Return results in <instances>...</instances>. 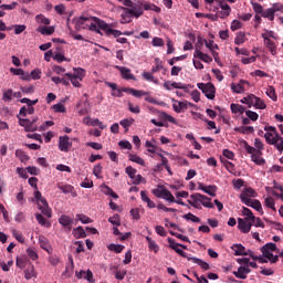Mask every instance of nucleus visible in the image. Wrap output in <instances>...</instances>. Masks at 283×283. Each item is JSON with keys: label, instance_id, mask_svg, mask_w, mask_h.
<instances>
[{"label": "nucleus", "instance_id": "obj_1", "mask_svg": "<svg viewBox=\"0 0 283 283\" xmlns=\"http://www.w3.org/2000/svg\"><path fill=\"white\" fill-rule=\"evenodd\" d=\"M85 28H88L91 32H97V34H101V30H103L106 36H114L117 43H122V44L127 43V38H118V36H122L123 32L119 30L113 29V28H116L115 23L109 24L97 17H88V18L81 17L75 23V29L85 30Z\"/></svg>", "mask_w": 283, "mask_h": 283}, {"label": "nucleus", "instance_id": "obj_2", "mask_svg": "<svg viewBox=\"0 0 283 283\" xmlns=\"http://www.w3.org/2000/svg\"><path fill=\"white\" fill-rule=\"evenodd\" d=\"M264 138L268 145H274L275 149L282 154L283 151V138L277 133V128L275 126H265L264 127Z\"/></svg>", "mask_w": 283, "mask_h": 283}, {"label": "nucleus", "instance_id": "obj_3", "mask_svg": "<svg viewBox=\"0 0 283 283\" xmlns=\"http://www.w3.org/2000/svg\"><path fill=\"white\" fill-rule=\"evenodd\" d=\"M242 214L245 216V218L238 219V229L242 233H249L251 231V227H253V222H255V217L253 216V211L247 207L242 208Z\"/></svg>", "mask_w": 283, "mask_h": 283}, {"label": "nucleus", "instance_id": "obj_4", "mask_svg": "<svg viewBox=\"0 0 283 283\" xmlns=\"http://www.w3.org/2000/svg\"><path fill=\"white\" fill-rule=\"evenodd\" d=\"M273 251H277V245L273 242L266 243L261 248V253L263 258L269 260L271 264H275L280 260V256L273 255Z\"/></svg>", "mask_w": 283, "mask_h": 283}, {"label": "nucleus", "instance_id": "obj_5", "mask_svg": "<svg viewBox=\"0 0 283 283\" xmlns=\"http://www.w3.org/2000/svg\"><path fill=\"white\" fill-rule=\"evenodd\" d=\"M34 198L38 201V209H40L41 213L46 218H52V209H50L48 200L41 195V191H35Z\"/></svg>", "mask_w": 283, "mask_h": 283}, {"label": "nucleus", "instance_id": "obj_6", "mask_svg": "<svg viewBox=\"0 0 283 283\" xmlns=\"http://www.w3.org/2000/svg\"><path fill=\"white\" fill-rule=\"evenodd\" d=\"M197 87L201 90L202 94L209 98V101H213L216 98V86L211 83H198Z\"/></svg>", "mask_w": 283, "mask_h": 283}, {"label": "nucleus", "instance_id": "obj_7", "mask_svg": "<svg viewBox=\"0 0 283 283\" xmlns=\"http://www.w3.org/2000/svg\"><path fill=\"white\" fill-rule=\"evenodd\" d=\"M190 199L195 202H200L202 207H206V209H213V203H211V198L201 195V193H193L190 196Z\"/></svg>", "mask_w": 283, "mask_h": 283}, {"label": "nucleus", "instance_id": "obj_8", "mask_svg": "<svg viewBox=\"0 0 283 283\" xmlns=\"http://www.w3.org/2000/svg\"><path fill=\"white\" fill-rule=\"evenodd\" d=\"M252 198H258V192H255V189L251 187L245 188L240 195V200L243 202V205L250 202Z\"/></svg>", "mask_w": 283, "mask_h": 283}, {"label": "nucleus", "instance_id": "obj_9", "mask_svg": "<svg viewBox=\"0 0 283 283\" xmlns=\"http://www.w3.org/2000/svg\"><path fill=\"white\" fill-rule=\"evenodd\" d=\"M261 36L264 41L265 48H268L269 52H271V55L275 56V54H277V45H275V42H273L272 39L266 35V33H262Z\"/></svg>", "mask_w": 283, "mask_h": 283}, {"label": "nucleus", "instance_id": "obj_10", "mask_svg": "<svg viewBox=\"0 0 283 283\" xmlns=\"http://www.w3.org/2000/svg\"><path fill=\"white\" fill-rule=\"evenodd\" d=\"M59 149L60 151H65V153L72 149V142H70V136L65 135L59 138Z\"/></svg>", "mask_w": 283, "mask_h": 283}, {"label": "nucleus", "instance_id": "obj_11", "mask_svg": "<svg viewBox=\"0 0 283 283\" xmlns=\"http://www.w3.org/2000/svg\"><path fill=\"white\" fill-rule=\"evenodd\" d=\"M120 72L122 78L125 81H136V76L132 74V70L125 66H115Z\"/></svg>", "mask_w": 283, "mask_h": 283}, {"label": "nucleus", "instance_id": "obj_12", "mask_svg": "<svg viewBox=\"0 0 283 283\" xmlns=\"http://www.w3.org/2000/svg\"><path fill=\"white\" fill-rule=\"evenodd\" d=\"M193 56H195V59H199L200 61H203V63H212L213 62L212 56H210L207 53H202V51H200L199 49H196Z\"/></svg>", "mask_w": 283, "mask_h": 283}, {"label": "nucleus", "instance_id": "obj_13", "mask_svg": "<svg viewBox=\"0 0 283 283\" xmlns=\"http://www.w3.org/2000/svg\"><path fill=\"white\" fill-rule=\"evenodd\" d=\"M244 85H249V82H247L244 80H240V82L238 84H235V83L231 84V90H232V92H234V94H243Z\"/></svg>", "mask_w": 283, "mask_h": 283}, {"label": "nucleus", "instance_id": "obj_14", "mask_svg": "<svg viewBox=\"0 0 283 283\" xmlns=\"http://www.w3.org/2000/svg\"><path fill=\"white\" fill-rule=\"evenodd\" d=\"M19 125H20L21 127H24V130H25V132H36V129H38L36 125H32V123L30 122V119L20 118V119H19Z\"/></svg>", "mask_w": 283, "mask_h": 283}, {"label": "nucleus", "instance_id": "obj_15", "mask_svg": "<svg viewBox=\"0 0 283 283\" xmlns=\"http://www.w3.org/2000/svg\"><path fill=\"white\" fill-rule=\"evenodd\" d=\"M123 91L126 94H132V96H135V98H140L142 96H147V92L135 90V88H132V87H123Z\"/></svg>", "mask_w": 283, "mask_h": 283}, {"label": "nucleus", "instance_id": "obj_16", "mask_svg": "<svg viewBox=\"0 0 283 283\" xmlns=\"http://www.w3.org/2000/svg\"><path fill=\"white\" fill-rule=\"evenodd\" d=\"M251 273V269L249 266H240L237 272H234L235 277L239 280H247V275Z\"/></svg>", "mask_w": 283, "mask_h": 283}, {"label": "nucleus", "instance_id": "obj_17", "mask_svg": "<svg viewBox=\"0 0 283 283\" xmlns=\"http://www.w3.org/2000/svg\"><path fill=\"white\" fill-rule=\"evenodd\" d=\"M134 14H136V11H134L133 9H125V12L122 13V23H132Z\"/></svg>", "mask_w": 283, "mask_h": 283}, {"label": "nucleus", "instance_id": "obj_18", "mask_svg": "<svg viewBox=\"0 0 283 283\" xmlns=\"http://www.w3.org/2000/svg\"><path fill=\"white\" fill-rule=\"evenodd\" d=\"M188 261L189 262H193V264H198V266H200L203 271H209V269H211L209 266V263L202 261V259H198L196 256H191V258H188Z\"/></svg>", "mask_w": 283, "mask_h": 283}, {"label": "nucleus", "instance_id": "obj_19", "mask_svg": "<svg viewBox=\"0 0 283 283\" xmlns=\"http://www.w3.org/2000/svg\"><path fill=\"white\" fill-rule=\"evenodd\" d=\"M247 207H252V209H255V211H259V213H264V210L262 209V203L258 199H252L249 202L244 203Z\"/></svg>", "mask_w": 283, "mask_h": 283}, {"label": "nucleus", "instance_id": "obj_20", "mask_svg": "<svg viewBox=\"0 0 283 283\" xmlns=\"http://www.w3.org/2000/svg\"><path fill=\"white\" fill-rule=\"evenodd\" d=\"M76 277L78 280L84 277V280H87V282H92L94 280V274L90 270H87L86 272L82 270L80 272H76Z\"/></svg>", "mask_w": 283, "mask_h": 283}, {"label": "nucleus", "instance_id": "obj_21", "mask_svg": "<svg viewBox=\"0 0 283 283\" xmlns=\"http://www.w3.org/2000/svg\"><path fill=\"white\" fill-rule=\"evenodd\" d=\"M36 32H40V34H43L44 36H52V33L54 32V27L40 25L36 29Z\"/></svg>", "mask_w": 283, "mask_h": 283}, {"label": "nucleus", "instance_id": "obj_22", "mask_svg": "<svg viewBox=\"0 0 283 283\" xmlns=\"http://www.w3.org/2000/svg\"><path fill=\"white\" fill-rule=\"evenodd\" d=\"M140 196H142L143 202H146L149 209H156V203L151 201V199H149V197L147 196V191L142 190Z\"/></svg>", "mask_w": 283, "mask_h": 283}, {"label": "nucleus", "instance_id": "obj_23", "mask_svg": "<svg viewBox=\"0 0 283 283\" xmlns=\"http://www.w3.org/2000/svg\"><path fill=\"white\" fill-rule=\"evenodd\" d=\"M231 249L234 251V255H247V248L242 244H233Z\"/></svg>", "mask_w": 283, "mask_h": 283}, {"label": "nucleus", "instance_id": "obj_24", "mask_svg": "<svg viewBox=\"0 0 283 283\" xmlns=\"http://www.w3.org/2000/svg\"><path fill=\"white\" fill-rule=\"evenodd\" d=\"M59 222L60 224H62V227H72V222H74V219L65 214H62L59 219Z\"/></svg>", "mask_w": 283, "mask_h": 283}, {"label": "nucleus", "instance_id": "obj_25", "mask_svg": "<svg viewBox=\"0 0 283 283\" xmlns=\"http://www.w3.org/2000/svg\"><path fill=\"white\" fill-rule=\"evenodd\" d=\"M146 241L148 242V249L150 251H154V253H158V251H160L158 243H156V241H154L150 237H146Z\"/></svg>", "mask_w": 283, "mask_h": 283}, {"label": "nucleus", "instance_id": "obj_26", "mask_svg": "<svg viewBox=\"0 0 283 283\" xmlns=\"http://www.w3.org/2000/svg\"><path fill=\"white\" fill-rule=\"evenodd\" d=\"M234 132H238L239 134H253L255 128H253V126H241L234 128Z\"/></svg>", "mask_w": 283, "mask_h": 283}, {"label": "nucleus", "instance_id": "obj_27", "mask_svg": "<svg viewBox=\"0 0 283 283\" xmlns=\"http://www.w3.org/2000/svg\"><path fill=\"white\" fill-rule=\"evenodd\" d=\"M73 235L76 238V240H81V238H87V234L85 233V230L83 227H77L73 230Z\"/></svg>", "mask_w": 283, "mask_h": 283}, {"label": "nucleus", "instance_id": "obj_28", "mask_svg": "<svg viewBox=\"0 0 283 283\" xmlns=\"http://www.w3.org/2000/svg\"><path fill=\"white\" fill-rule=\"evenodd\" d=\"M251 160H252V163H254L255 165H259V166L266 165V160L264 158H262L261 155L258 153L251 156Z\"/></svg>", "mask_w": 283, "mask_h": 283}, {"label": "nucleus", "instance_id": "obj_29", "mask_svg": "<svg viewBox=\"0 0 283 283\" xmlns=\"http://www.w3.org/2000/svg\"><path fill=\"white\" fill-rule=\"evenodd\" d=\"M119 125H122V127H124L125 133H128L129 132V127H132L134 125V118L122 119L119 122Z\"/></svg>", "mask_w": 283, "mask_h": 283}, {"label": "nucleus", "instance_id": "obj_30", "mask_svg": "<svg viewBox=\"0 0 283 283\" xmlns=\"http://www.w3.org/2000/svg\"><path fill=\"white\" fill-rule=\"evenodd\" d=\"M261 17H263V19H269V21H275V12L272 7L263 11Z\"/></svg>", "mask_w": 283, "mask_h": 283}, {"label": "nucleus", "instance_id": "obj_31", "mask_svg": "<svg viewBox=\"0 0 283 283\" xmlns=\"http://www.w3.org/2000/svg\"><path fill=\"white\" fill-rule=\"evenodd\" d=\"M231 112L232 114H243L244 112H247V109L244 108V106L240 105V104H231L230 105Z\"/></svg>", "mask_w": 283, "mask_h": 283}, {"label": "nucleus", "instance_id": "obj_32", "mask_svg": "<svg viewBox=\"0 0 283 283\" xmlns=\"http://www.w3.org/2000/svg\"><path fill=\"white\" fill-rule=\"evenodd\" d=\"M161 198L163 200H167V202H176V198L167 188L164 189Z\"/></svg>", "mask_w": 283, "mask_h": 283}, {"label": "nucleus", "instance_id": "obj_33", "mask_svg": "<svg viewBox=\"0 0 283 283\" xmlns=\"http://www.w3.org/2000/svg\"><path fill=\"white\" fill-rule=\"evenodd\" d=\"M107 249L108 251H113L114 253H123V251L125 250V245L111 243L109 245H107Z\"/></svg>", "mask_w": 283, "mask_h": 283}, {"label": "nucleus", "instance_id": "obj_34", "mask_svg": "<svg viewBox=\"0 0 283 283\" xmlns=\"http://www.w3.org/2000/svg\"><path fill=\"white\" fill-rule=\"evenodd\" d=\"M15 156L19 158L21 163H28V160H30V156H28V154H25V151L21 149L15 150Z\"/></svg>", "mask_w": 283, "mask_h": 283}, {"label": "nucleus", "instance_id": "obj_35", "mask_svg": "<svg viewBox=\"0 0 283 283\" xmlns=\"http://www.w3.org/2000/svg\"><path fill=\"white\" fill-rule=\"evenodd\" d=\"M128 158L132 163H136L137 165L145 167V159H143L140 156L130 154L128 155Z\"/></svg>", "mask_w": 283, "mask_h": 283}, {"label": "nucleus", "instance_id": "obj_36", "mask_svg": "<svg viewBox=\"0 0 283 283\" xmlns=\"http://www.w3.org/2000/svg\"><path fill=\"white\" fill-rule=\"evenodd\" d=\"M24 277L25 280H32V277H36V271L34 270V265H31V268H28L24 271Z\"/></svg>", "mask_w": 283, "mask_h": 283}, {"label": "nucleus", "instance_id": "obj_37", "mask_svg": "<svg viewBox=\"0 0 283 283\" xmlns=\"http://www.w3.org/2000/svg\"><path fill=\"white\" fill-rule=\"evenodd\" d=\"M243 147L247 151V154H251V156H255V154H258V149L251 145H249V143L247 140L242 142Z\"/></svg>", "mask_w": 283, "mask_h": 283}, {"label": "nucleus", "instance_id": "obj_38", "mask_svg": "<svg viewBox=\"0 0 283 283\" xmlns=\"http://www.w3.org/2000/svg\"><path fill=\"white\" fill-rule=\"evenodd\" d=\"M216 191H218V186L210 185L206 186L203 192L208 193V196H211L212 198H216Z\"/></svg>", "mask_w": 283, "mask_h": 283}, {"label": "nucleus", "instance_id": "obj_39", "mask_svg": "<svg viewBox=\"0 0 283 283\" xmlns=\"http://www.w3.org/2000/svg\"><path fill=\"white\" fill-rule=\"evenodd\" d=\"M247 42V34L244 32H239L234 39L235 45H242Z\"/></svg>", "mask_w": 283, "mask_h": 283}, {"label": "nucleus", "instance_id": "obj_40", "mask_svg": "<svg viewBox=\"0 0 283 283\" xmlns=\"http://www.w3.org/2000/svg\"><path fill=\"white\" fill-rule=\"evenodd\" d=\"M254 147L256 149V154L262 156V150H264V144L262 143V139L255 138L254 139Z\"/></svg>", "mask_w": 283, "mask_h": 283}, {"label": "nucleus", "instance_id": "obj_41", "mask_svg": "<svg viewBox=\"0 0 283 283\" xmlns=\"http://www.w3.org/2000/svg\"><path fill=\"white\" fill-rule=\"evenodd\" d=\"M252 107H255V109H266V103L264 99L256 97Z\"/></svg>", "mask_w": 283, "mask_h": 283}, {"label": "nucleus", "instance_id": "obj_42", "mask_svg": "<svg viewBox=\"0 0 283 283\" xmlns=\"http://www.w3.org/2000/svg\"><path fill=\"white\" fill-rule=\"evenodd\" d=\"M172 109L177 114H180V112H182V109H187V104H186V102H178V104H172Z\"/></svg>", "mask_w": 283, "mask_h": 283}, {"label": "nucleus", "instance_id": "obj_43", "mask_svg": "<svg viewBox=\"0 0 283 283\" xmlns=\"http://www.w3.org/2000/svg\"><path fill=\"white\" fill-rule=\"evenodd\" d=\"M168 244H169V248L172 249V251L174 249H177V247H180V249H187V245L177 243L176 239L174 238H168Z\"/></svg>", "mask_w": 283, "mask_h": 283}, {"label": "nucleus", "instance_id": "obj_44", "mask_svg": "<svg viewBox=\"0 0 283 283\" xmlns=\"http://www.w3.org/2000/svg\"><path fill=\"white\" fill-rule=\"evenodd\" d=\"M57 189H60V191H62L64 193H72V191H74V188L72 185L57 184Z\"/></svg>", "mask_w": 283, "mask_h": 283}, {"label": "nucleus", "instance_id": "obj_45", "mask_svg": "<svg viewBox=\"0 0 283 283\" xmlns=\"http://www.w3.org/2000/svg\"><path fill=\"white\" fill-rule=\"evenodd\" d=\"M264 205L265 207H268V209H272L273 211H276L275 200L273 199V197H266L264 200Z\"/></svg>", "mask_w": 283, "mask_h": 283}, {"label": "nucleus", "instance_id": "obj_46", "mask_svg": "<svg viewBox=\"0 0 283 283\" xmlns=\"http://www.w3.org/2000/svg\"><path fill=\"white\" fill-rule=\"evenodd\" d=\"M125 172L127 174L128 178H130V180H134V178H136V174H138V170L132 166H128L126 167Z\"/></svg>", "mask_w": 283, "mask_h": 283}, {"label": "nucleus", "instance_id": "obj_47", "mask_svg": "<svg viewBox=\"0 0 283 283\" xmlns=\"http://www.w3.org/2000/svg\"><path fill=\"white\" fill-rule=\"evenodd\" d=\"M67 76L74 87H81V80L78 77H74L72 73H66Z\"/></svg>", "mask_w": 283, "mask_h": 283}, {"label": "nucleus", "instance_id": "obj_48", "mask_svg": "<svg viewBox=\"0 0 283 283\" xmlns=\"http://www.w3.org/2000/svg\"><path fill=\"white\" fill-rule=\"evenodd\" d=\"M35 21L36 23H42V25H50V19L45 18L43 14H38Z\"/></svg>", "mask_w": 283, "mask_h": 283}, {"label": "nucleus", "instance_id": "obj_49", "mask_svg": "<svg viewBox=\"0 0 283 283\" xmlns=\"http://www.w3.org/2000/svg\"><path fill=\"white\" fill-rule=\"evenodd\" d=\"M265 94L266 96H269V98H272L273 101H277V94H275V87L269 86Z\"/></svg>", "mask_w": 283, "mask_h": 283}, {"label": "nucleus", "instance_id": "obj_50", "mask_svg": "<svg viewBox=\"0 0 283 283\" xmlns=\"http://www.w3.org/2000/svg\"><path fill=\"white\" fill-rule=\"evenodd\" d=\"M73 77L78 78L80 81H83L85 76V70L83 69H74V74H72Z\"/></svg>", "mask_w": 283, "mask_h": 283}, {"label": "nucleus", "instance_id": "obj_51", "mask_svg": "<svg viewBox=\"0 0 283 283\" xmlns=\"http://www.w3.org/2000/svg\"><path fill=\"white\" fill-rule=\"evenodd\" d=\"M151 45L154 48H163V45H165V40H163V38L155 36L153 38Z\"/></svg>", "mask_w": 283, "mask_h": 283}, {"label": "nucleus", "instance_id": "obj_52", "mask_svg": "<svg viewBox=\"0 0 283 283\" xmlns=\"http://www.w3.org/2000/svg\"><path fill=\"white\" fill-rule=\"evenodd\" d=\"M12 235L20 242V244H25V238H23V234L17 230L12 231Z\"/></svg>", "mask_w": 283, "mask_h": 283}, {"label": "nucleus", "instance_id": "obj_53", "mask_svg": "<svg viewBox=\"0 0 283 283\" xmlns=\"http://www.w3.org/2000/svg\"><path fill=\"white\" fill-rule=\"evenodd\" d=\"M27 28L28 27L25 24H14L13 25L14 34H22V32H25Z\"/></svg>", "mask_w": 283, "mask_h": 283}, {"label": "nucleus", "instance_id": "obj_54", "mask_svg": "<svg viewBox=\"0 0 283 283\" xmlns=\"http://www.w3.org/2000/svg\"><path fill=\"white\" fill-rule=\"evenodd\" d=\"M252 3V8L254 10V12H256V14H263L264 13V8L262 7V4L258 3V2H251Z\"/></svg>", "mask_w": 283, "mask_h": 283}, {"label": "nucleus", "instance_id": "obj_55", "mask_svg": "<svg viewBox=\"0 0 283 283\" xmlns=\"http://www.w3.org/2000/svg\"><path fill=\"white\" fill-rule=\"evenodd\" d=\"M142 76H143V78H145V81H149L150 83H156V84H158V80H155V78H154V75H153L151 73H149V72H144V73L142 74Z\"/></svg>", "mask_w": 283, "mask_h": 283}, {"label": "nucleus", "instance_id": "obj_56", "mask_svg": "<svg viewBox=\"0 0 283 283\" xmlns=\"http://www.w3.org/2000/svg\"><path fill=\"white\" fill-rule=\"evenodd\" d=\"M108 222H111V224H115V227H120V216L114 214L108 219Z\"/></svg>", "mask_w": 283, "mask_h": 283}, {"label": "nucleus", "instance_id": "obj_57", "mask_svg": "<svg viewBox=\"0 0 283 283\" xmlns=\"http://www.w3.org/2000/svg\"><path fill=\"white\" fill-rule=\"evenodd\" d=\"M184 219L185 220H190L191 222H200V218H198L197 216H195L191 212H188L187 214H184Z\"/></svg>", "mask_w": 283, "mask_h": 283}, {"label": "nucleus", "instance_id": "obj_58", "mask_svg": "<svg viewBox=\"0 0 283 283\" xmlns=\"http://www.w3.org/2000/svg\"><path fill=\"white\" fill-rule=\"evenodd\" d=\"M30 76L33 81H39V78H41V69H34L31 71Z\"/></svg>", "mask_w": 283, "mask_h": 283}, {"label": "nucleus", "instance_id": "obj_59", "mask_svg": "<svg viewBox=\"0 0 283 283\" xmlns=\"http://www.w3.org/2000/svg\"><path fill=\"white\" fill-rule=\"evenodd\" d=\"M245 115L248 116V118L250 120H258V118H260V115H258V113L253 112V111H245Z\"/></svg>", "mask_w": 283, "mask_h": 283}, {"label": "nucleus", "instance_id": "obj_60", "mask_svg": "<svg viewBox=\"0 0 283 283\" xmlns=\"http://www.w3.org/2000/svg\"><path fill=\"white\" fill-rule=\"evenodd\" d=\"M27 254L29 255V258L31 260H39V254L36 253V251H34L32 248H28L27 249Z\"/></svg>", "mask_w": 283, "mask_h": 283}, {"label": "nucleus", "instance_id": "obj_61", "mask_svg": "<svg viewBox=\"0 0 283 283\" xmlns=\"http://www.w3.org/2000/svg\"><path fill=\"white\" fill-rule=\"evenodd\" d=\"M161 118H164V120H168V123H172V125H176L177 120L174 118V116L167 114L166 112L161 113Z\"/></svg>", "mask_w": 283, "mask_h": 283}, {"label": "nucleus", "instance_id": "obj_62", "mask_svg": "<svg viewBox=\"0 0 283 283\" xmlns=\"http://www.w3.org/2000/svg\"><path fill=\"white\" fill-rule=\"evenodd\" d=\"M232 185L234 189H242V187H244V179H234Z\"/></svg>", "mask_w": 283, "mask_h": 283}, {"label": "nucleus", "instance_id": "obj_63", "mask_svg": "<svg viewBox=\"0 0 283 283\" xmlns=\"http://www.w3.org/2000/svg\"><path fill=\"white\" fill-rule=\"evenodd\" d=\"M12 96H13V92L12 88H9L7 91L3 92V101H12Z\"/></svg>", "mask_w": 283, "mask_h": 283}, {"label": "nucleus", "instance_id": "obj_64", "mask_svg": "<svg viewBox=\"0 0 283 283\" xmlns=\"http://www.w3.org/2000/svg\"><path fill=\"white\" fill-rule=\"evenodd\" d=\"M271 8L274 11V13L282 12V14H283V4L282 3H280V2L274 3Z\"/></svg>", "mask_w": 283, "mask_h": 283}]
</instances>
